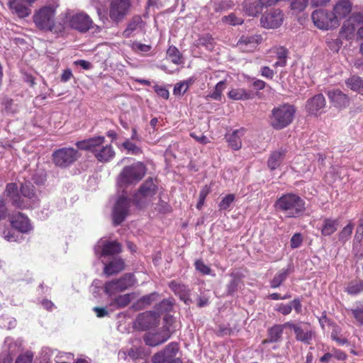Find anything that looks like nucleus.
Masks as SVG:
<instances>
[{"mask_svg": "<svg viewBox=\"0 0 363 363\" xmlns=\"http://www.w3.org/2000/svg\"><path fill=\"white\" fill-rule=\"evenodd\" d=\"M306 202L298 194L286 193L278 198L274 203L276 211L283 213L286 218H298L306 211Z\"/></svg>", "mask_w": 363, "mask_h": 363, "instance_id": "nucleus-1", "label": "nucleus"}, {"mask_svg": "<svg viewBox=\"0 0 363 363\" xmlns=\"http://www.w3.org/2000/svg\"><path fill=\"white\" fill-rule=\"evenodd\" d=\"M296 112V106L289 103L275 106L269 116V124L274 130H282L292 123Z\"/></svg>", "mask_w": 363, "mask_h": 363, "instance_id": "nucleus-2", "label": "nucleus"}, {"mask_svg": "<svg viewBox=\"0 0 363 363\" xmlns=\"http://www.w3.org/2000/svg\"><path fill=\"white\" fill-rule=\"evenodd\" d=\"M55 10L52 6H45L35 11L33 21L35 27L42 31H51L55 33H62L61 28H57L55 23Z\"/></svg>", "mask_w": 363, "mask_h": 363, "instance_id": "nucleus-3", "label": "nucleus"}, {"mask_svg": "<svg viewBox=\"0 0 363 363\" xmlns=\"http://www.w3.org/2000/svg\"><path fill=\"white\" fill-rule=\"evenodd\" d=\"M146 172L145 165L140 162L125 166L118 177V182L121 186L138 183L144 177Z\"/></svg>", "mask_w": 363, "mask_h": 363, "instance_id": "nucleus-4", "label": "nucleus"}, {"mask_svg": "<svg viewBox=\"0 0 363 363\" xmlns=\"http://www.w3.org/2000/svg\"><path fill=\"white\" fill-rule=\"evenodd\" d=\"M81 157L77 149L73 147H61L53 151L52 160L60 168L66 169L72 166Z\"/></svg>", "mask_w": 363, "mask_h": 363, "instance_id": "nucleus-5", "label": "nucleus"}, {"mask_svg": "<svg viewBox=\"0 0 363 363\" xmlns=\"http://www.w3.org/2000/svg\"><path fill=\"white\" fill-rule=\"evenodd\" d=\"M11 224L13 230L4 232V237L9 242H18L19 233H28L33 229L28 218L21 213L12 219Z\"/></svg>", "mask_w": 363, "mask_h": 363, "instance_id": "nucleus-6", "label": "nucleus"}, {"mask_svg": "<svg viewBox=\"0 0 363 363\" xmlns=\"http://www.w3.org/2000/svg\"><path fill=\"white\" fill-rule=\"evenodd\" d=\"M311 18L315 26L320 30H333L340 26L339 20H337L332 12L326 9L315 10L311 14Z\"/></svg>", "mask_w": 363, "mask_h": 363, "instance_id": "nucleus-7", "label": "nucleus"}, {"mask_svg": "<svg viewBox=\"0 0 363 363\" xmlns=\"http://www.w3.org/2000/svg\"><path fill=\"white\" fill-rule=\"evenodd\" d=\"M157 191L158 185L156 179L149 177L141 184L137 193L134 194L133 202L136 207L141 208L145 204L143 199H151L157 194Z\"/></svg>", "mask_w": 363, "mask_h": 363, "instance_id": "nucleus-8", "label": "nucleus"}, {"mask_svg": "<svg viewBox=\"0 0 363 363\" xmlns=\"http://www.w3.org/2000/svg\"><path fill=\"white\" fill-rule=\"evenodd\" d=\"M136 282V279L133 273H125L119 279L106 281L104 284V293L108 296L116 292L124 291L133 286Z\"/></svg>", "mask_w": 363, "mask_h": 363, "instance_id": "nucleus-9", "label": "nucleus"}, {"mask_svg": "<svg viewBox=\"0 0 363 363\" xmlns=\"http://www.w3.org/2000/svg\"><path fill=\"white\" fill-rule=\"evenodd\" d=\"M179 351V343L171 342L164 349L156 352L152 357V363H183L177 355Z\"/></svg>", "mask_w": 363, "mask_h": 363, "instance_id": "nucleus-10", "label": "nucleus"}, {"mask_svg": "<svg viewBox=\"0 0 363 363\" xmlns=\"http://www.w3.org/2000/svg\"><path fill=\"white\" fill-rule=\"evenodd\" d=\"M286 325L294 330L296 340L304 344H311L315 336V331L311 325L308 322L295 323L292 321H288L286 322Z\"/></svg>", "mask_w": 363, "mask_h": 363, "instance_id": "nucleus-11", "label": "nucleus"}, {"mask_svg": "<svg viewBox=\"0 0 363 363\" xmlns=\"http://www.w3.org/2000/svg\"><path fill=\"white\" fill-rule=\"evenodd\" d=\"M131 200L121 196L116 200L112 211V220L114 226L120 225L129 213Z\"/></svg>", "mask_w": 363, "mask_h": 363, "instance_id": "nucleus-12", "label": "nucleus"}, {"mask_svg": "<svg viewBox=\"0 0 363 363\" xmlns=\"http://www.w3.org/2000/svg\"><path fill=\"white\" fill-rule=\"evenodd\" d=\"M130 6V0H111L108 9L111 21L115 23L121 22L128 15Z\"/></svg>", "mask_w": 363, "mask_h": 363, "instance_id": "nucleus-13", "label": "nucleus"}, {"mask_svg": "<svg viewBox=\"0 0 363 363\" xmlns=\"http://www.w3.org/2000/svg\"><path fill=\"white\" fill-rule=\"evenodd\" d=\"M94 251L99 258L114 256L121 252L122 246L118 241H109L101 238L94 245Z\"/></svg>", "mask_w": 363, "mask_h": 363, "instance_id": "nucleus-14", "label": "nucleus"}, {"mask_svg": "<svg viewBox=\"0 0 363 363\" xmlns=\"http://www.w3.org/2000/svg\"><path fill=\"white\" fill-rule=\"evenodd\" d=\"M69 26L79 33H85L94 26L90 16L84 12L77 13L67 18Z\"/></svg>", "mask_w": 363, "mask_h": 363, "instance_id": "nucleus-15", "label": "nucleus"}, {"mask_svg": "<svg viewBox=\"0 0 363 363\" xmlns=\"http://www.w3.org/2000/svg\"><path fill=\"white\" fill-rule=\"evenodd\" d=\"M159 317L153 311H145L138 315L134 321V328L138 330L145 331L157 326Z\"/></svg>", "mask_w": 363, "mask_h": 363, "instance_id": "nucleus-16", "label": "nucleus"}, {"mask_svg": "<svg viewBox=\"0 0 363 363\" xmlns=\"http://www.w3.org/2000/svg\"><path fill=\"white\" fill-rule=\"evenodd\" d=\"M326 106L325 96L322 94H315L309 98L305 104V110L309 116H318Z\"/></svg>", "mask_w": 363, "mask_h": 363, "instance_id": "nucleus-17", "label": "nucleus"}, {"mask_svg": "<svg viewBox=\"0 0 363 363\" xmlns=\"http://www.w3.org/2000/svg\"><path fill=\"white\" fill-rule=\"evenodd\" d=\"M171 337V333L169 327H163L161 330L151 333H148L144 335L143 340L146 345L150 347H156L166 341Z\"/></svg>", "mask_w": 363, "mask_h": 363, "instance_id": "nucleus-18", "label": "nucleus"}, {"mask_svg": "<svg viewBox=\"0 0 363 363\" xmlns=\"http://www.w3.org/2000/svg\"><path fill=\"white\" fill-rule=\"evenodd\" d=\"M283 18L284 14L280 9H273L262 15L260 23L265 28H277L282 24Z\"/></svg>", "mask_w": 363, "mask_h": 363, "instance_id": "nucleus-19", "label": "nucleus"}, {"mask_svg": "<svg viewBox=\"0 0 363 363\" xmlns=\"http://www.w3.org/2000/svg\"><path fill=\"white\" fill-rule=\"evenodd\" d=\"M168 286L185 305L190 306L193 303L191 298V289L189 286L172 280L169 282Z\"/></svg>", "mask_w": 363, "mask_h": 363, "instance_id": "nucleus-20", "label": "nucleus"}, {"mask_svg": "<svg viewBox=\"0 0 363 363\" xmlns=\"http://www.w3.org/2000/svg\"><path fill=\"white\" fill-rule=\"evenodd\" d=\"M326 94L330 102L337 108L343 109L347 107L350 104V97L340 89H336L328 90Z\"/></svg>", "mask_w": 363, "mask_h": 363, "instance_id": "nucleus-21", "label": "nucleus"}, {"mask_svg": "<svg viewBox=\"0 0 363 363\" xmlns=\"http://www.w3.org/2000/svg\"><path fill=\"white\" fill-rule=\"evenodd\" d=\"M105 143L104 136H94L75 143L77 149L91 152L93 155Z\"/></svg>", "mask_w": 363, "mask_h": 363, "instance_id": "nucleus-22", "label": "nucleus"}, {"mask_svg": "<svg viewBox=\"0 0 363 363\" xmlns=\"http://www.w3.org/2000/svg\"><path fill=\"white\" fill-rule=\"evenodd\" d=\"M262 41L261 35H242L238 40L237 45L245 52H252Z\"/></svg>", "mask_w": 363, "mask_h": 363, "instance_id": "nucleus-23", "label": "nucleus"}, {"mask_svg": "<svg viewBox=\"0 0 363 363\" xmlns=\"http://www.w3.org/2000/svg\"><path fill=\"white\" fill-rule=\"evenodd\" d=\"M230 281L225 286V296H234L238 288L242 284L244 274L239 271H233L229 274Z\"/></svg>", "mask_w": 363, "mask_h": 363, "instance_id": "nucleus-24", "label": "nucleus"}, {"mask_svg": "<svg viewBox=\"0 0 363 363\" xmlns=\"http://www.w3.org/2000/svg\"><path fill=\"white\" fill-rule=\"evenodd\" d=\"M288 328L286 323L275 324L267 329V337L262 340V345L279 342L282 339L284 329Z\"/></svg>", "mask_w": 363, "mask_h": 363, "instance_id": "nucleus-25", "label": "nucleus"}, {"mask_svg": "<svg viewBox=\"0 0 363 363\" xmlns=\"http://www.w3.org/2000/svg\"><path fill=\"white\" fill-rule=\"evenodd\" d=\"M294 272V266L292 262L289 263L286 267L282 268L274 275L269 281L272 289L279 287L288 278V277Z\"/></svg>", "mask_w": 363, "mask_h": 363, "instance_id": "nucleus-26", "label": "nucleus"}, {"mask_svg": "<svg viewBox=\"0 0 363 363\" xmlns=\"http://www.w3.org/2000/svg\"><path fill=\"white\" fill-rule=\"evenodd\" d=\"M352 3L350 0H339L333 6V14L337 20L345 18L351 13Z\"/></svg>", "mask_w": 363, "mask_h": 363, "instance_id": "nucleus-27", "label": "nucleus"}, {"mask_svg": "<svg viewBox=\"0 0 363 363\" xmlns=\"http://www.w3.org/2000/svg\"><path fill=\"white\" fill-rule=\"evenodd\" d=\"M125 266L124 260L121 257H116L104 264L103 272L106 277L116 275L124 270Z\"/></svg>", "mask_w": 363, "mask_h": 363, "instance_id": "nucleus-28", "label": "nucleus"}, {"mask_svg": "<svg viewBox=\"0 0 363 363\" xmlns=\"http://www.w3.org/2000/svg\"><path fill=\"white\" fill-rule=\"evenodd\" d=\"M116 155V152L111 145H106L100 147L94 155L100 162L107 163L111 161Z\"/></svg>", "mask_w": 363, "mask_h": 363, "instance_id": "nucleus-29", "label": "nucleus"}, {"mask_svg": "<svg viewBox=\"0 0 363 363\" xmlns=\"http://www.w3.org/2000/svg\"><path fill=\"white\" fill-rule=\"evenodd\" d=\"M286 152V150L282 148L272 152L267 160L268 168L272 171L277 169L284 161Z\"/></svg>", "mask_w": 363, "mask_h": 363, "instance_id": "nucleus-30", "label": "nucleus"}, {"mask_svg": "<svg viewBox=\"0 0 363 363\" xmlns=\"http://www.w3.org/2000/svg\"><path fill=\"white\" fill-rule=\"evenodd\" d=\"M159 296L160 294L156 291L145 295L135 302L132 305V308L135 311L143 310L145 308L157 301Z\"/></svg>", "mask_w": 363, "mask_h": 363, "instance_id": "nucleus-31", "label": "nucleus"}, {"mask_svg": "<svg viewBox=\"0 0 363 363\" xmlns=\"http://www.w3.org/2000/svg\"><path fill=\"white\" fill-rule=\"evenodd\" d=\"M9 6L12 13L16 14L20 18H24L30 16L31 9L23 5L18 0H12L9 2Z\"/></svg>", "mask_w": 363, "mask_h": 363, "instance_id": "nucleus-32", "label": "nucleus"}, {"mask_svg": "<svg viewBox=\"0 0 363 363\" xmlns=\"http://www.w3.org/2000/svg\"><path fill=\"white\" fill-rule=\"evenodd\" d=\"M339 220L333 218H325L323 220L320 227L321 235L324 237L332 235L337 230Z\"/></svg>", "mask_w": 363, "mask_h": 363, "instance_id": "nucleus-33", "label": "nucleus"}, {"mask_svg": "<svg viewBox=\"0 0 363 363\" xmlns=\"http://www.w3.org/2000/svg\"><path fill=\"white\" fill-rule=\"evenodd\" d=\"M256 95L253 91L242 88L233 89L228 94L230 99L235 101L252 99Z\"/></svg>", "mask_w": 363, "mask_h": 363, "instance_id": "nucleus-34", "label": "nucleus"}, {"mask_svg": "<svg viewBox=\"0 0 363 363\" xmlns=\"http://www.w3.org/2000/svg\"><path fill=\"white\" fill-rule=\"evenodd\" d=\"M356 25L345 20L340 30V36L347 40H353L355 35Z\"/></svg>", "mask_w": 363, "mask_h": 363, "instance_id": "nucleus-35", "label": "nucleus"}, {"mask_svg": "<svg viewBox=\"0 0 363 363\" xmlns=\"http://www.w3.org/2000/svg\"><path fill=\"white\" fill-rule=\"evenodd\" d=\"M346 86L352 91L363 95V79L357 75H352L345 80Z\"/></svg>", "mask_w": 363, "mask_h": 363, "instance_id": "nucleus-36", "label": "nucleus"}, {"mask_svg": "<svg viewBox=\"0 0 363 363\" xmlns=\"http://www.w3.org/2000/svg\"><path fill=\"white\" fill-rule=\"evenodd\" d=\"M174 305V299L173 298H164L155 306V311H153L157 313V315L160 318L161 314L170 312Z\"/></svg>", "mask_w": 363, "mask_h": 363, "instance_id": "nucleus-37", "label": "nucleus"}, {"mask_svg": "<svg viewBox=\"0 0 363 363\" xmlns=\"http://www.w3.org/2000/svg\"><path fill=\"white\" fill-rule=\"evenodd\" d=\"M243 132V129L235 130L232 133L227 134L225 138L228 143L229 146L233 150H238L242 147V141L240 139V133Z\"/></svg>", "mask_w": 363, "mask_h": 363, "instance_id": "nucleus-38", "label": "nucleus"}, {"mask_svg": "<svg viewBox=\"0 0 363 363\" xmlns=\"http://www.w3.org/2000/svg\"><path fill=\"white\" fill-rule=\"evenodd\" d=\"M143 21L140 16H134L128 23L126 28L123 32V36L128 38L138 28H141Z\"/></svg>", "mask_w": 363, "mask_h": 363, "instance_id": "nucleus-39", "label": "nucleus"}, {"mask_svg": "<svg viewBox=\"0 0 363 363\" xmlns=\"http://www.w3.org/2000/svg\"><path fill=\"white\" fill-rule=\"evenodd\" d=\"M131 296L132 294L119 295L112 300L110 306L116 307L117 309L123 308L128 306L131 302Z\"/></svg>", "mask_w": 363, "mask_h": 363, "instance_id": "nucleus-40", "label": "nucleus"}, {"mask_svg": "<svg viewBox=\"0 0 363 363\" xmlns=\"http://www.w3.org/2000/svg\"><path fill=\"white\" fill-rule=\"evenodd\" d=\"M19 192L21 196L28 199L30 201H34L36 198L35 186L30 183L22 184L21 185Z\"/></svg>", "mask_w": 363, "mask_h": 363, "instance_id": "nucleus-41", "label": "nucleus"}, {"mask_svg": "<svg viewBox=\"0 0 363 363\" xmlns=\"http://www.w3.org/2000/svg\"><path fill=\"white\" fill-rule=\"evenodd\" d=\"M345 291L352 296L363 292V280L351 281L345 288Z\"/></svg>", "mask_w": 363, "mask_h": 363, "instance_id": "nucleus-42", "label": "nucleus"}, {"mask_svg": "<svg viewBox=\"0 0 363 363\" xmlns=\"http://www.w3.org/2000/svg\"><path fill=\"white\" fill-rule=\"evenodd\" d=\"M197 45L204 47L208 50H212L214 48V39L210 33H204L199 36Z\"/></svg>", "mask_w": 363, "mask_h": 363, "instance_id": "nucleus-43", "label": "nucleus"}, {"mask_svg": "<svg viewBox=\"0 0 363 363\" xmlns=\"http://www.w3.org/2000/svg\"><path fill=\"white\" fill-rule=\"evenodd\" d=\"M167 55L171 59V61L175 65H181L182 63V55L177 47L170 45L167 50Z\"/></svg>", "mask_w": 363, "mask_h": 363, "instance_id": "nucleus-44", "label": "nucleus"}, {"mask_svg": "<svg viewBox=\"0 0 363 363\" xmlns=\"http://www.w3.org/2000/svg\"><path fill=\"white\" fill-rule=\"evenodd\" d=\"M353 228H354V225L350 222L338 233V241L344 244L347 240H349L351 237V235L352 233Z\"/></svg>", "mask_w": 363, "mask_h": 363, "instance_id": "nucleus-45", "label": "nucleus"}, {"mask_svg": "<svg viewBox=\"0 0 363 363\" xmlns=\"http://www.w3.org/2000/svg\"><path fill=\"white\" fill-rule=\"evenodd\" d=\"M122 147L127 150L128 153L133 155H140L143 153L142 148L130 142V139H126L123 143Z\"/></svg>", "mask_w": 363, "mask_h": 363, "instance_id": "nucleus-46", "label": "nucleus"}, {"mask_svg": "<svg viewBox=\"0 0 363 363\" xmlns=\"http://www.w3.org/2000/svg\"><path fill=\"white\" fill-rule=\"evenodd\" d=\"M11 204L19 209H26L31 206V202L29 200H25L22 198L21 195H16L13 199L11 200Z\"/></svg>", "mask_w": 363, "mask_h": 363, "instance_id": "nucleus-47", "label": "nucleus"}, {"mask_svg": "<svg viewBox=\"0 0 363 363\" xmlns=\"http://www.w3.org/2000/svg\"><path fill=\"white\" fill-rule=\"evenodd\" d=\"M277 61L274 63L275 67H285L286 65V57L288 55V50L281 47L277 49L276 52Z\"/></svg>", "mask_w": 363, "mask_h": 363, "instance_id": "nucleus-48", "label": "nucleus"}, {"mask_svg": "<svg viewBox=\"0 0 363 363\" xmlns=\"http://www.w3.org/2000/svg\"><path fill=\"white\" fill-rule=\"evenodd\" d=\"M194 267L196 271L199 272L203 275H212L215 276V274H211L212 269L210 267L206 265L202 259H196L194 262Z\"/></svg>", "mask_w": 363, "mask_h": 363, "instance_id": "nucleus-49", "label": "nucleus"}, {"mask_svg": "<svg viewBox=\"0 0 363 363\" xmlns=\"http://www.w3.org/2000/svg\"><path fill=\"white\" fill-rule=\"evenodd\" d=\"M222 22L230 26H238L242 24L244 21L242 18L238 17L235 13H230L222 18Z\"/></svg>", "mask_w": 363, "mask_h": 363, "instance_id": "nucleus-50", "label": "nucleus"}, {"mask_svg": "<svg viewBox=\"0 0 363 363\" xmlns=\"http://www.w3.org/2000/svg\"><path fill=\"white\" fill-rule=\"evenodd\" d=\"M233 6L234 4L231 1H215L213 3V10L215 12H223L233 8Z\"/></svg>", "mask_w": 363, "mask_h": 363, "instance_id": "nucleus-51", "label": "nucleus"}, {"mask_svg": "<svg viewBox=\"0 0 363 363\" xmlns=\"http://www.w3.org/2000/svg\"><path fill=\"white\" fill-rule=\"evenodd\" d=\"M325 42L328 48L334 52H338L342 45V40L338 38H331L328 37Z\"/></svg>", "mask_w": 363, "mask_h": 363, "instance_id": "nucleus-52", "label": "nucleus"}, {"mask_svg": "<svg viewBox=\"0 0 363 363\" xmlns=\"http://www.w3.org/2000/svg\"><path fill=\"white\" fill-rule=\"evenodd\" d=\"M191 84V80H187L177 83L174 87V94L180 95L182 92L184 94L189 89V85Z\"/></svg>", "mask_w": 363, "mask_h": 363, "instance_id": "nucleus-53", "label": "nucleus"}, {"mask_svg": "<svg viewBox=\"0 0 363 363\" xmlns=\"http://www.w3.org/2000/svg\"><path fill=\"white\" fill-rule=\"evenodd\" d=\"M5 194L10 199V201L19 194L18 185L16 183H9L6 186Z\"/></svg>", "mask_w": 363, "mask_h": 363, "instance_id": "nucleus-54", "label": "nucleus"}, {"mask_svg": "<svg viewBox=\"0 0 363 363\" xmlns=\"http://www.w3.org/2000/svg\"><path fill=\"white\" fill-rule=\"evenodd\" d=\"M235 196L233 194H229L222 199L218 203L220 210H226L234 202Z\"/></svg>", "mask_w": 363, "mask_h": 363, "instance_id": "nucleus-55", "label": "nucleus"}, {"mask_svg": "<svg viewBox=\"0 0 363 363\" xmlns=\"http://www.w3.org/2000/svg\"><path fill=\"white\" fill-rule=\"evenodd\" d=\"M264 6L259 4V1H255L249 5L247 8V12L250 16H255L257 14L262 13Z\"/></svg>", "mask_w": 363, "mask_h": 363, "instance_id": "nucleus-56", "label": "nucleus"}, {"mask_svg": "<svg viewBox=\"0 0 363 363\" xmlns=\"http://www.w3.org/2000/svg\"><path fill=\"white\" fill-rule=\"evenodd\" d=\"M308 0H292L291 3V9L296 12L304 10L306 7Z\"/></svg>", "mask_w": 363, "mask_h": 363, "instance_id": "nucleus-57", "label": "nucleus"}, {"mask_svg": "<svg viewBox=\"0 0 363 363\" xmlns=\"http://www.w3.org/2000/svg\"><path fill=\"white\" fill-rule=\"evenodd\" d=\"M209 193H210V188L207 185L204 186L199 193V201L196 204V208L198 209H201L202 208V206H203L205 199Z\"/></svg>", "mask_w": 363, "mask_h": 363, "instance_id": "nucleus-58", "label": "nucleus"}, {"mask_svg": "<svg viewBox=\"0 0 363 363\" xmlns=\"http://www.w3.org/2000/svg\"><path fill=\"white\" fill-rule=\"evenodd\" d=\"M303 242V236L300 233H296L293 235L290 240V246L292 249L299 247Z\"/></svg>", "mask_w": 363, "mask_h": 363, "instance_id": "nucleus-59", "label": "nucleus"}, {"mask_svg": "<svg viewBox=\"0 0 363 363\" xmlns=\"http://www.w3.org/2000/svg\"><path fill=\"white\" fill-rule=\"evenodd\" d=\"M132 48L135 52H148L150 51L152 47L150 45H146L141 43L140 42H133L132 44Z\"/></svg>", "mask_w": 363, "mask_h": 363, "instance_id": "nucleus-60", "label": "nucleus"}, {"mask_svg": "<svg viewBox=\"0 0 363 363\" xmlns=\"http://www.w3.org/2000/svg\"><path fill=\"white\" fill-rule=\"evenodd\" d=\"M153 89L155 92L160 97H162L164 99H168L169 96V92L168 89L163 86H160L157 84H155L153 86Z\"/></svg>", "mask_w": 363, "mask_h": 363, "instance_id": "nucleus-61", "label": "nucleus"}, {"mask_svg": "<svg viewBox=\"0 0 363 363\" xmlns=\"http://www.w3.org/2000/svg\"><path fill=\"white\" fill-rule=\"evenodd\" d=\"M1 104L6 112L13 113V100L8 96H4L1 100Z\"/></svg>", "mask_w": 363, "mask_h": 363, "instance_id": "nucleus-62", "label": "nucleus"}, {"mask_svg": "<svg viewBox=\"0 0 363 363\" xmlns=\"http://www.w3.org/2000/svg\"><path fill=\"white\" fill-rule=\"evenodd\" d=\"M275 311L284 315L290 314L292 311V306L289 304H284L283 303H279L275 308Z\"/></svg>", "mask_w": 363, "mask_h": 363, "instance_id": "nucleus-63", "label": "nucleus"}, {"mask_svg": "<svg viewBox=\"0 0 363 363\" xmlns=\"http://www.w3.org/2000/svg\"><path fill=\"white\" fill-rule=\"evenodd\" d=\"M350 22H352L354 25H360L363 23V13L354 12L347 19Z\"/></svg>", "mask_w": 363, "mask_h": 363, "instance_id": "nucleus-64", "label": "nucleus"}]
</instances>
